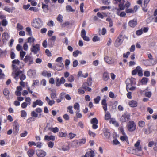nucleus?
<instances>
[{"instance_id": "51", "label": "nucleus", "mask_w": 157, "mask_h": 157, "mask_svg": "<svg viewBox=\"0 0 157 157\" xmlns=\"http://www.w3.org/2000/svg\"><path fill=\"white\" fill-rule=\"evenodd\" d=\"M101 99V98L100 96H98L97 97L95 98L94 99V103L95 104H98L99 102Z\"/></svg>"}, {"instance_id": "53", "label": "nucleus", "mask_w": 157, "mask_h": 157, "mask_svg": "<svg viewBox=\"0 0 157 157\" xmlns=\"http://www.w3.org/2000/svg\"><path fill=\"white\" fill-rule=\"evenodd\" d=\"M48 5L44 3H42V8L44 10H48Z\"/></svg>"}, {"instance_id": "10", "label": "nucleus", "mask_w": 157, "mask_h": 157, "mask_svg": "<svg viewBox=\"0 0 157 157\" xmlns=\"http://www.w3.org/2000/svg\"><path fill=\"white\" fill-rule=\"evenodd\" d=\"M36 154L38 157H44L46 155V152L43 150L41 149L37 150Z\"/></svg>"}, {"instance_id": "9", "label": "nucleus", "mask_w": 157, "mask_h": 157, "mask_svg": "<svg viewBox=\"0 0 157 157\" xmlns=\"http://www.w3.org/2000/svg\"><path fill=\"white\" fill-rule=\"evenodd\" d=\"M130 115L128 113H125L121 116L120 121L122 122H125L130 119Z\"/></svg>"}, {"instance_id": "7", "label": "nucleus", "mask_w": 157, "mask_h": 157, "mask_svg": "<svg viewBox=\"0 0 157 157\" xmlns=\"http://www.w3.org/2000/svg\"><path fill=\"white\" fill-rule=\"evenodd\" d=\"M40 50V45L39 44H33L31 48V50L34 54H37Z\"/></svg>"}, {"instance_id": "4", "label": "nucleus", "mask_w": 157, "mask_h": 157, "mask_svg": "<svg viewBox=\"0 0 157 157\" xmlns=\"http://www.w3.org/2000/svg\"><path fill=\"white\" fill-rule=\"evenodd\" d=\"M126 126L128 130L131 132L134 131L136 128V124L132 121H130L128 123Z\"/></svg>"}, {"instance_id": "54", "label": "nucleus", "mask_w": 157, "mask_h": 157, "mask_svg": "<svg viewBox=\"0 0 157 157\" xmlns=\"http://www.w3.org/2000/svg\"><path fill=\"white\" fill-rule=\"evenodd\" d=\"M63 58L61 57H59L57 58L55 60L56 62L59 63H63Z\"/></svg>"}, {"instance_id": "57", "label": "nucleus", "mask_w": 157, "mask_h": 157, "mask_svg": "<svg viewBox=\"0 0 157 157\" xmlns=\"http://www.w3.org/2000/svg\"><path fill=\"white\" fill-rule=\"evenodd\" d=\"M47 25L49 26L52 27L54 25V22L52 20H49L47 23Z\"/></svg>"}, {"instance_id": "40", "label": "nucleus", "mask_w": 157, "mask_h": 157, "mask_svg": "<svg viewBox=\"0 0 157 157\" xmlns=\"http://www.w3.org/2000/svg\"><path fill=\"white\" fill-rule=\"evenodd\" d=\"M63 16L61 14H59L58 15L57 18V20L59 22L61 23L63 21Z\"/></svg>"}, {"instance_id": "12", "label": "nucleus", "mask_w": 157, "mask_h": 157, "mask_svg": "<svg viewBox=\"0 0 157 157\" xmlns=\"http://www.w3.org/2000/svg\"><path fill=\"white\" fill-rule=\"evenodd\" d=\"M24 60L25 63H28L29 65L32 64L33 62V58L29 55H26Z\"/></svg>"}, {"instance_id": "37", "label": "nucleus", "mask_w": 157, "mask_h": 157, "mask_svg": "<svg viewBox=\"0 0 157 157\" xmlns=\"http://www.w3.org/2000/svg\"><path fill=\"white\" fill-rule=\"evenodd\" d=\"M104 135L106 139H109L110 136V134L107 130L104 132Z\"/></svg>"}, {"instance_id": "41", "label": "nucleus", "mask_w": 157, "mask_h": 157, "mask_svg": "<svg viewBox=\"0 0 157 157\" xmlns=\"http://www.w3.org/2000/svg\"><path fill=\"white\" fill-rule=\"evenodd\" d=\"M123 2H121L119 5V9L120 10H123L125 8L124 6V1H122Z\"/></svg>"}, {"instance_id": "36", "label": "nucleus", "mask_w": 157, "mask_h": 157, "mask_svg": "<svg viewBox=\"0 0 157 157\" xmlns=\"http://www.w3.org/2000/svg\"><path fill=\"white\" fill-rule=\"evenodd\" d=\"M49 129L51 131L53 132L54 133H56L58 132L59 131V128L57 127L55 128H49Z\"/></svg>"}, {"instance_id": "44", "label": "nucleus", "mask_w": 157, "mask_h": 157, "mask_svg": "<svg viewBox=\"0 0 157 157\" xmlns=\"http://www.w3.org/2000/svg\"><path fill=\"white\" fill-rule=\"evenodd\" d=\"M20 57L21 60H22L25 56L26 54L25 52L23 50H21L20 52Z\"/></svg>"}, {"instance_id": "43", "label": "nucleus", "mask_w": 157, "mask_h": 157, "mask_svg": "<svg viewBox=\"0 0 157 157\" xmlns=\"http://www.w3.org/2000/svg\"><path fill=\"white\" fill-rule=\"evenodd\" d=\"M67 136V133L66 132H60L59 133V136L60 137H66Z\"/></svg>"}, {"instance_id": "32", "label": "nucleus", "mask_w": 157, "mask_h": 157, "mask_svg": "<svg viewBox=\"0 0 157 157\" xmlns=\"http://www.w3.org/2000/svg\"><path fill=\"white\" fill-rule=\"evenodd\" d=\"M153 132V129L150 127H149L148 129H144V133L146 134H149Z\"/></svg>"}, {"instance_id": "23", "label": "nucleus", "mask_w": 157, "mask_h": 157, "mask_svg": "<svg viewBox=\"0 0 157 157\" xmlns=\"http://www.w3.org/2000/svg\"><path fill=\"white\" fill-rule=\"evenodd\" d=\"M35 150L32 149H30L28 150L27 154L29 157H33L35 154Z\"/></svg>"}, {"instance_id": "28", "label": "nucleus", "mask_w": 157, "mask_h": 157, "mask_svg": "<svg viewBox=\"0 0 157 157\" xmlns=\"http://www.w3.org/2000/svg\"><path fill=\"white\" fill-rule=\"evenodd\" d=\"M39 81L38 80H33V81L32 85L31 86V88L32 89H33L36 86L38 85L39 84Z\"/></svg>"}, {"instance_id": "5", "label": "nucleus", "mask_w": 157, "mask_h": 157, "mask_svg": "<svg viewBox=\"0 0 157 157\" xmlns=\"http://www.w3.org/2000/svg\"><path fill=\"white\" fill-rule=\"evenodd\" d=\"M140 140H138L135 144L134 147L133 149L135 154L137 155H138V152H139L141 151L142 150L141 147L140 145Z\"/></svg>"}, {"instance_id": "30", "label": "nucleus", "mask_w": 157, "mask_h": 157, "mask_svg": "<svg viewBox=\"0 0 157 157\" xmlns=\"http://www.w3.org/2000/svg\"><path fill=\"white\" fill-rule=\"evenodd\" d=\"M3 93L7 98H9L10 92L8 89L7 88L5 89L4 90Z\"/></svg>"}, {"instance_id": "25", "label": "nucleus", "mask_w": 157, "mask_h": 157, "mask_svg": "<svg viewBox=\"0 0 157 157\" xmlns=\"http://www.w3.org/2000/svg\"><path fill=\"white\" fill-rule=\"evenodd\" d=\"M104 59L105 62L109 64H111L113 63L111 58L108 56H105L104 57Z\"/></svg>"}, {"instance_id": "55", "label": "nucleus", "mask_w": 157, "mask_h": 157, "mask_svg": "<svg viewBox=\"0 0 157 157\" xmlns=\"http://www.w3.org/2000/svg\"><path fill=\"white\" fill-rule=\"evenodd\" d=\"M26 30L28 33V34L29 35L31 36L32 35V33L31 29L30 27H26Z\"/></svg>"}, {"instance_id": "62", "label": "nucleus", "mask_w": 157, "mask_h": 157, "mask_svg": "<svg viewBox=\"0 0 157 157\" xmlns=\"http://www.w3.org/2000/svg\"><path fill=\"white\" fill-rule=\"evenodd\" d=\"M3 10L9 13H10L12 12V10L10 8L7 6L5 7L3 9Z\"/></svg>"}, {"instance_id": "33", "label": "nucleus", "mask_w": 157, "mask_h": 157, "mask_svg": "<svg viewBox=\"0 0 157 157\" xmlns=\"http://www.w3.org/2000/svg\"><path fill=\"white\" fill-rule=\"evenodd\" d=\"M79 105L78 103H75L74 105V108L76 111H79Z\"/></svg>"}, {"instance_id": "1", "label": "nucleus", "mask_w": 157, "mask_h": 157, "mask_svg": "<svg viewBox=\"0 0 157 157\" xmlns=\"http://www.w3.org/2000/svg\"><path fill=\"white\" fill-rule=\"evenodd\" d=\"M12 67L13 69L12 75L16 80L18 79V75L22 73V71L19 70L20 66V61L17 59H15L13 61Z\"/></svg>"}, {"instance_id": "14", "label": "nucleus", "mask_w": 157, "mask_h": 157, "mask_svg": "<svg viewBox=\"0 0 157 157\" xmlns=\"http://www.w3.org/2000/svg\"><path fill=\"white\" fill-rule=\"evenodd\" d=\"M94 154L92 150H90L87 151L85 154L81 156V157H94Z\"/></svg>"}, {"instance_id": "2", "label": "nucleus", "mask_w": 157, "mask_h": 157, "mask_svg": "<svg viewBox=\"0 0 157 157\" xmlns=\"http://www.w3.org/2000/svg\"><path fill=\"white\" fill-rule=\"evenodd\" d=\"M135 79L134 78H131L130 79H128L126 81V89L127 91L128 90L133 91L134 90L136 87L134 86H132L135 85L136 83Z\"/></svg>"}, {"instance_id": "8", "label": "nucleus", "mask_w": 157, "mask_h": 157, "mask_svg": "<svg viewBox=\"0 0 157 157\" xmlns=\"http://www.w3.org/2000/svg\"><path fill=\"white\" fill-rule=\"evenodd\" d=\"M123 40L122 39V36L120 35L117 38L115 43L114 45L116 47L119 46L122 43Z\"/></svg>"}, {"instance_id": "6", "label": "nucleus", "mask_w": 157, "mask_h": 157, "mask_svg": "<svg viewBox=\"0 0 157 157\" xmlns=\"http://www.w3.org/2000/svg\"><path fill=\"white\" fill-rule=\"evenodd\" d=\"M64 67V65L63 63L56 62L53 64L52 69L58 71L62 70Z\"/></svg>"}, {"instance_id": "24", "label": "nucleus", "mask_w": 157, "mask_h": 157, "mask_svg": "<svg viewBox=\"0 0 157 157\" xmlns=\"http://www.w3.org/2000/svg\"><path fill=\"white\" fill-rule=\"evenodd\" d=\"M36 71L34 70H29L27 72V75L29 76L32 77L35 75Z\"/></svg>"}, {"instance_id": "38", "label": "nucleus", "mask_w": 157, "mask_h": 157, "mask_svg": "<svg viewBox=\"0 0 157 157\" xmlns=\"http://www.w3.org/2000/svg\"><path fill=\"white\" fill-rule=\"evenodd\" d=\"M66 9L68 12H74L75 10H73L71 6L70 5H67L66 6Z\"/></svg>"}, {"instance_id": "46", "label": "nucleus", "mask_w": 157, "mask_h": 157, "mask_svg": "<svg viewBox=\"0 0 157 157\" xmlns=\"http://www.w3.org/2000/svg\"><path fill=\"white\" fill-rule=\"evenodd\" d=\"M19 126L18 125H15L13 129V132L15 134H17L19 131Z\"/></svg>"}, {"instance_id": "56", "label": "nucleus", "mask_w": 157, "mask_h": 157, "mask_svg": "<svg viewBox=\"0 0 157 157\" xmlns=\"http://www.w3.org/2000/svg\"><path fill=\"white\" fill-rule=\"evenodd\" d=\"M51 97L52 99H54L56 98V96L55 92H52L51 94Z\"/></svg>"}, {"instance_id": "61", "label": "nucleus", "mask_w": 157, "mask_h": 157, "mask_svg": "<svg viewBox=\"0 0 157 157\" xmlns=\"http://www.w3.org/2000/svg\"><path fill=\"white\" fill-rule=\"evenodd\" d=\"M48 147L50 148H52L54 146V142L52 141H49L48 142Z\"/></svg>"}, {"instance_id": "39", "label": "nucleus", "mask_w": 157, "mask_h": 157, "mask_svg": "<svg viewBox=\"0 0 157 157\" xmlns=\"http://www.w3.org/2000/svg\"><path fill=\"white\" fill-rule=\"evenodd\" d=\"M19 75L20 79L21 81L24 80L26 78V76L25 75H24L22 73H22H21L20 75H19Z\"/></svg>"}, {"instance_id": "17", "label": "nucleus", "mask_w": 157, "mask_h": 157, "mask_svg": "<svg viewBox=\"0 0 157 157\" xmlns=\"http://www.w3.org/2000/svg\"><path fill=\"white\" fill-rule=\"evenodd\" d=\"M104 98L102 100L101 104L103 105V108L104 110L107 109V105L106 103V98L107 97L105 96Z\"/></svg>"}, {"instance_id": "48", "label": "nucleus", "mask_w": 157, "mask_h": 157, "mask_svg": "<svg viewBox=\"0 0 157 157\" xmlns=\"http://www.w3.org/2000/svg\"><path fill=\"white\" fill-rule=\"evenodd\" d=\"M2 38L7 40L9 38V36L7 33H4L2 35Z\"/></svg>"}, {"instance_id": "27", "label": "nucleus", "mask_w": 157, "mask_h": 157, "mask_svg": "<svg viewBox=\"0 0 157 157\" xmlns=\"http://www.w3.org/2000/svg\"><path fill=\"white\" fill-rule=\"evenodd\" d=\"M109 78V74L106 72H105L104 73L103 75V80L105 81H106L108 80Z\"/></svg>"}, {"instance_id": "11", "label": "nucleus", "mask_w": 157, "mask_h": 157, "mask_svg": "<svg viewBox=\"0 0 157 157\" xmlns=\"http://www.w3.org/2000/svg\"><path fill=\"white\" fill-rule=\"evenodd\" d=\"M91 83H88L86 82L84 83L82 85V88L85 89L86 91L90 92L91 91V89L89 87V86H91Z\"/></svg>"}, {"instance_id": "60", "label": "nucleus", "mask_w": 157, "mask_h": 157, "mask_svg": "<svg viewBox=\"0 0 157 157\" xmlns=\"http://www.w3.org/2000/svg\"><path fill=\"white\" fill-rule=\"evenodd\" d=\"M8 23L6 19H4L2 21V24L3 26H6Z\"/></svg>"}, {"instance_id": "64", "label": "nucleus", "mask_w": 157, "mask_h": 157, "mask_svg": "<svg viewBox=\"0 0 157 157\" xmlns=\"http://www.w3.org/2000/svg\"><path fill=\"white\" fill-rule=\"evenodd\" d=\"M31 99L29 97H27L25 99V101L28 104V105H29L31 104Z\"/></svg>"}, {"instance_id": "18", "label": "nucleus", "mask_w": 157, "mask_h": 157, "mask_svg": "<svg viewBox=\"0 0 157 157\" xmlns=\"http://www.w3.org/2000/svg\"><path fill=\"white\" fill-rule=\"evenodd\" d=\"M107 109L104 110L105 111L104 119L105 120H108L110 119L111 115L109 112L107 111Z\"/></svg>"}, {"instance_id": "47", "label": "nucleus", "mask_w": 157, "mask_h": 157, "mask_svg": "<svg viewBox=\"0 0 157 157\" xmlns=\"http://www.w3.org/2000/svg\"><path fill=\"white\" fill-rule=\"evenodd\" d=\"M90 122L91 124H97L98 122L96 118H94L91 120Z\"/></svg>"}, {"instance_id": "50", "label": "nucleus", "mask_w": 157, "mask_h": 157, "mask_svg": "<svg viewBox=\"0 0 157 157\" xmlns=\"http://www.w3.org/2000/svg\"><path fill=\"white\" fill-rule=\"evenodd\" d=\"M148 78H143L141 80V82L143 84H146L147 82Z\"/></svg>"}, {"instance_id": "3", "label": "nucleus", "mask_w": 157, "mask_h": 157, "mask_svg": "<svg viewBox=\"0 0 157 157\" xmlns=\"http://www.w3.org/2000/svg\"><path fill=\"white\" fill-rule=\"evenodd\" d=\"M33 27L36 29H40L43 25V22L42 20L39 18L34 19L31 23Z\"/></svg>"}, {"instance_id": "16", "label": "nucleus", "mask_w": 157, "mask_h": 157, "mask_svg": "<svg viewBox=\"0 0 157 157\" xmlns=\"http://www.w3.org/2000/svg\"><path fill=\"white\" fill-rule=\"evenodd\" d=\"M137 24V21L136 19H134L130 20L129 23L128 25L132 27H134Z\"/></svg>"}, {"instance_id": "58", "label": "nucleus", "mask_w": 157, "mask_h": 157, "mask_svg": "<svg viewBox=\"0 0 157 157\" xmlns=\"http://www.w3.org/2000/svg\"><path fill=\"white\" fill-rule=\"evenodd\" d=\"M143 33V30L142 29L137 30L136 32V34L137 36H140Z\"/></svg>"}, {"instance_id": "63", "label": "nucleus", "mask_w": 157, "mask_h": 157, "mask_svg": "<svg viewBox=\"0 0 157 157\" xmlns=\"http://www.w3.org/2000/svg\"><path fill=\"white\" fill-rule=\"evenodd\" d=\"M92 40L94 42L100 40V38L97 36H94L92 39Z\"/></svg>"}, {"instance_id": "35", "label": "nucleus", "mask_w": 157, "mask_h": 157, "mask_svg": "<svg viewBox=\"0 0 157 157\" xmlns=\"http://www.w3.org/2000/svg\"><path fill=\"white\" fill-rule=\"evenodd\" d=\"M82 52L81 51L78 50H76L73 52V55L74 57H77L78 54H82Z\"/></svg>"}, {"instance_id": "52", "label": "nucleus", "mask_w": 157, "mask_h": 157, "mask_svg": "<svg viewBox=\"0 0 157 157\" xmlns=\"http://www.w3.org/2000/svg\"><path fill=\"white\" fill-rule=\"evenodd\" d=\"M56 86H59L61 85V83H60V80L59 78H56Z\"/></svg>"}, {"instance_id": "45", "label": "nucleus", "mask_w": 157, "mask_h": 157, "mask_svg": "<svg viewBox=\"0 0 157 157\" xmlns=\"http://www.w3.org/2000/svg\"><path fill=\"white\" fill-rule=\"evenodd\" d=\"M27 114L25 110H22L21 112V116L23 118H25L27 116Z\"/></svg>"}, {"instance_id": "13", "label": "nucleus", "mask_w": 157, "mask_h": 157, "mask_svg": "<svg viewBox=\"0 0 157 157\" xmlns=\"http://www.w3.org/2000/svg\"><path fill=\"white\" fill-rule=\"evenodd\" d=\"M81 36L84 40L86 41H89L90 40L89 38L86 36V32L84 29H82L81 31Z\"/></svg>"}, {"instance_id": "22", "label": "nucleus", "mask_w": 157, "mask_h": 157, "mask_svg": "<svg viewBox=\"0 0 157 157\" xmlns=\"http://www.w3.org/2000/svg\"><path fill=\"white\" fill-rule=\"evenodd\" d=\"M44 139L45 140L49 141L51 140L52 141H54L55 140V136L53 135H51L50 136L48 135H45L44 136Z\"/></svg>"}, {"instance_id": "19", "label": "nucleus", "mask_w": 157, "mask_h": 157, "mask_svg": "<svg viewBox=\"0 0 157 157\" xmlns=\"http://www.w3.org/2000/svg\"><path fill=\"white\" fill-rule=\"evenodd\" d=\"M128 105L131 107H135L137 106L138 103L135 100H131L129 101Z\"/></svg>"}, {"instance_id": "59", "label": "nucleus", "mask_w": 157, "mask_h": 157, "mask_svg": "<svg viewBox=\"0 0 157 157\" xmlns=\"http://www.w3.org/2000/svg\"><path fill=\"white\" fill-rule=\"evenodd\" d=\"M28 144L29 146L31 147L33 146H36V143H35L34 141H29L28 142Z\"/></svg>"}, {"instance_id": "31", "label": "nucleus", "mask_w": 157, "mask_h": 157, "mask_svg": "<svg viewBox=\"0 0 157 157\" xmlns=\"http://www.w3.org/2000/svg\"><path fill=\"white\" fill-rule=\"evenodd\" d=\"M122 135L120 136L121 140L122 141H128V137L126 134H123Z\"/></svg>"}, {"instance_id": "29", "label": "nucleus", "mask_w": 157, "mask_h": 157, "mask_svg": "<svg viewBox=\"0 0 157 157\" xmlns=\"http://www.w3.org/2000/svg\"><path fill=\"white\" fill-rule=\"evenodd\" d=\"M137 70L138 75L139 76H142L143 75L142 70L140 66L137 67Z\"/></svg>"}, {"instance_id": "49", "label": "nucleus", "mask_w": 157, "mask_h": 157, "mask_svg": "<svg viewBox=\"0 0 157 157\" xmlns=\"http://www.w3.org/2000/svg\"><path fill=\"white\" fill-rule=\"evenodd\" d=\"M145 122L142 121H140L138 122L139 126L141 128L143 127L145 125Z\"/></svg>"}, {"instance_id": "34", "label": "nucleus", "mask_w": 157, "mask_h": 157, "mask_svg": "<svg viewBox=\"0 0 157 157\" xmlns=\"http://www.w3.org/2000/svg\"><path fill=\"white\" fill-rule=\"evenodd\" d=\"M35 39L33 37H30L27 39V42L30 44L33 43L35 41Z\"/></svg>"}, {"instance_id": "26", "label": "nucleus", "mask_w": 157, "mask_h": 157, "mask_svg": "<svg viewBox=\"0 0 157 157\" xmlns=\"http://www.w3.org/2000/svg\"><path fill=\"white\" fill-rule=\"evenodd\" d=\"M148 57L150 59L152 60V62L151 65H154L156 63L157 61L156 59H153L152 55L151 53L148 54Z\"/></svg>"}, {"instance_id": "21", "label": "nucleus", "mask_w": 157, "mask_h": 157, "mask_svg": "<svg viewBox=\"0 0 157 157\" xmlns=\"http://www.w3.org/2000/svg\"><path fill=\"white\" fill-rule=\"evenodd\" d=\"M76 141L77 144L81 145L85 144L86 141V139L85 138H83L81 139L76 140Z\"/></svg>"}, {"instance_id": "20", "label": "nucleus", "mask_w": 157, "mask_h": 157, "mask_svg": "<svg viewBox=\"0 0 157 157\" xmlns=\"http://www.w3.org/2000/svg\"><path fill=\"white\" fill-rule=\"evenodd\" d=\"M150 0H144V4L142 6L143 10L144 12H147V4L148 3Z\"/></svg>"}, {"instance_id": "42", "label": "nucleus", "mask_w": 157, "mask_h": 157, "mask_svg": "<svg viewBox=\"0 0 157 157\" xmlns=\"http://www.w3.org/2000/svg\"><path fill=\"white\" fill-rule=\"evenodd\" d=\"M17 29L18 31L21 30L23 29V26L19 23H17Z\"/></svg>"}, {"instance_id": "15", "label": "nucleus", "mask_w": 157, "mask_h": 157, "mask_svg": "<svg viewBox=\"0 0 157 157\" xmlns=\"http://www.w3.org/2000/svg\"><path fill=\"white\" fill-rule=\"evenodd\" d=\"M43 102L42 101L40 100H37L33 102L32 104V107L35 108L37 105L40 106L42 105Z\"/></svg>"}]
</instances>
